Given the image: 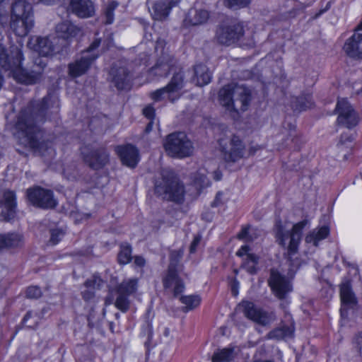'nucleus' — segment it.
<instances>
[{
	"instance_id": "nucleus-35",
	"label": "nucleus",
	"mask_w": 362,
	"mask_h": 362,
	"mask_svg": "<svg viewBox=\"0 0 362 362\" xmlns=\"http://www.w3.org/2000/svg\"><path fill=\"white\" fill-rule=\"evenodd\" d=\"M313 97L310 93H303L292 100V106L295 110L303 111L312 107Z\"/></svg>"
},
{
	"instance_id": "nucleus-36",
	"label": "nucleus",
	"mask_w": 362,
	"mask_h": 362,
	"mask_svg": "<svg viewBox=\"0 0 362 362\" xmlns=\"http://www.w3.org/2000/svg\"><path fill=\"white\" fill-rule=\"evenodd\" d=\"M151 98L154 101H160L168 98L170 101L174 102L180 98V95H175L170 92L167 86L158 89L151 93Z\"/></svg>"
},
{
	"instance_id": "nucleus-9",
	"label": "nucleus",
	"mask_w": 362,
	"mask_h": 362,
	"mask_svg": "<svg viewBox=\"0 0 362 362\" xmlns=\"http://www.w3.org/2000/svg\"><path fill=\"white\" fill-rule=\"evenodd\" d=\"M109 75L110 81L117 89L122 90L130 88L132 74L125 62L118 61L114 63L110 69Z\"/></svg>"
},
{
	"instance_id": "nucleus-47",
	"label": "nucleus",
	"mask_w": 362,
	"mask_h": 362,
	"mask_svg": "<svg viewBox=\"0 0 362 362\" xmlns=\"http://www.w3.org/2000/svg\"><path fill=\"white\" fill-rule=\"evenodd\" d=\"M51 237L49 242L52 245L57 244L64 237V233L62 229H52L50 230Z\"/></svg>"
},
{
	"instance_id": "nucleus-41",
	"label": "nucleus",
	"mask_w": 362,
	"mask_h": 362,
	"mask_svg": "<svg viewBox=\"0 0 362 362\" xmlns=\"http://www.w3.org/2000/svg\"><path fill=\"white\" fill-rule=\"evenodd\" d=\"M259 235L257 229L251 228L250 226L243 228L240 232L238 234V238L240 240L245 241H253Z\"/></svg>"
},
{
	"instance_id": "nucleus-12",
	"label": "nucleus",
	"mask_w": 362,
	"mask_h": 362,
	"mask_svg": "<svg viewBox=\"0 0 362 362\" xmlns=\"http://www.w3.org/2000/svg\"><path fill=\"white\" fill-rule=\"evenodd\" d=\"M338 113L337 122L349 129L353 128L358 122V117L346 99L338 100L336 109Z\"/></svg>"
},
{
	"instance_id": "nucleus-19",
	"label": "nucleus",
	"mask_w": 362,
	"mask_h": 362,
	"mask_svg": "<svg viewBox=\"0 0 362 362\" xmlns=\"http://www.w3.org/2000/svg\"><path fill=\"white\" fill-rule=\"evenodd\" d=\"M116 151L124 165L132 168L136 166L139 160V154L134 146L132 144L119 146L117 147Z\"/></svg>"
},
{
	"instance_id": "nucleus-37",
	"label": "nucleus",
	"mask_w": 362,
	"mask_h": 362,
	"mask_svg": "<svg viewBox=\"0 0 362 362\" xmlns=\"http://www.w3.org/2000/svg\"><path fill=\"white\" fill-rule=\"evenodd\" d=\"M206 169L199 168L193 175V184L197 189H202L209 185V180L206 176Z\"/></svg>"
},
{
	"instance_id": "nucleus-33",
	"label": "nucleus",
	"mask_w": 362,
	"mask_h": 362,
	"mask_svg": "<svg viewBox=\"0 0 362 362\" xmlns=\"http://www.w3.org/2000/svg\"><path fill=\"white\" fill-rule=\"evenodd\" d=\"M294 332V327L291 325H282L274 329L267 334V337L270 339L281 340L287 337H291Z\"/></svg>"
},
{
	"instance_id": "nucleus-64",
	"label": "nucleus",
	"mask_w": 362,
	"mask_h": 362,
	"mask_svg": "<svg viewBox=\"0 0 362 362\" xmlns=\"http://www.w3.org/2000/svg\"><path fill=\"white\" fill-rule=\"evenodd\" d=\"M330 7V4L328 3L326 6V7L324 8V9H321L318 13H317L315 16V18H318L319 16H320L323 13H325V11H327Z\"/></svg>"
},
{
	"instance_id": "nucleus-51",
	"label": "nucleus",
	"mask_w": 362,
	"mask_h": 362,
	"mask_svg": "<svg viewBox=\"0 0 362 362\" xmlns=\"http://www.w3.org/2000/svg\"><path fill=\"white\" fill-rule=\"evenodd\" d=\"M353 140L354 138L351 136L348 135L346 134H342L340 138L339 145L341 146L346 145L347 147H351V144L352 143Z\"/></svg>"
},
{
	"instance_id": "nucleus-2",
	"label": "nucleus",
	"mask_w": 362,
	"mask_h": 362,
	"mask_svg": "<svg viewBox=\"0 0 362 362\" xmlns=\"http://www.w3.org/2000/svg\"><path fill=\"white\" fill-rule=\"evenodd\" d=\"M252 99L250 89L243 84L231 83L223 86L218 92L222 106L234 116L247 110Z\"/></svg>"
},
{
	"instance_id": "nucleus-11",
	"label": "nucleus",
	"mask_w": 362,
	"mask_h": 362,
	"mask_svg": "<svg viewBox=\"0 0 362 362\" xmlns=\"http://www.w3.org/2000/svg\"><path fill=\"white\" fill-rule=\"evenodd\" d=\"M84 161L94 170L103 168L109 161V153L103 148L93 149L89 146L81 148Z\"/></svg>"
},
{
	"instance_id": "nucleus-38",
	"label": "nucleus",
	"mask_w": 362,
	"mask_h": 362,
	"mask_svg": "<svg viewBox=\"0 0 362 362\" xmlns=\"http://www.w3.org/2000/svg\"><path fill=\"white\" fill-rule=\"evenodd\" d=\"M180 300L182 304L185 305L182 308L184 312L196 308L201 303V298L198 295L182 296L180 298Z\"/></svg>"
},
{
	"instance_id": "nucleus-52",
	"label": "nucleus",
	"mask_w": 362,
	"mask_h": 362,
	"mask_svg": "<svg viewBox=\"0 0 362 362\" xmlns=\"http://www.w3.org/2000/svg\"><path fill=\"white\" fill-rule=\"evenodd\" d=\"M101 43V39L100 38H95L93 42L90 45V46L88 47V49L83 52L82 53H88V54H93L92 52L96 49Z\"/></svg>"
},
{
	"instance_id": "nucleus-23",
	"label": "nucleus",
	"mask_w": 362,
	"mask_h": 362,
	"mask_svg": "<svg viewBox=\"0 0 362 362\" xmlns=\"http://www.w3.org/2000/svg\"><path fill=\"white\" fill-rule=\"evenodd\" d=\"M340 297L341 300V313L343 315L344 311L356 304V298L351 290V281L344 280L340 285Z\"/></svg>"
},
{
	"instance_id": "nucleus-43",
	"label": "nucleus",
	"mask_w": 362,
	"mask_h": 362,
	"mask_svg": "<svg viewBox=\"0 0 362 362\" xmlns=\"http://www.w3.org/2000/svg\"><path fill=\"white\" fill-rule=\"evenodd\" d=\"M41 317L37 313L29 311L25 315L23 322L24 326L29 328H35L39 323Z\"/></svg>"
},
{
	"instance_id": "nucleus-16",
	"label": "nucleus",
	"mask_w": 362,
	"mask_h": 362,
	"mask_svg": "<svg viewBox=\"0 0 362 362\" xmlns=\"http://www.w3.org/2000/svg\"><path fill=\"white\" fill-rule=\"evenodd\" d=\"M174 69H177L176 59L168 53H162L155 66L150 69L149 74L156 77H166Z\"/></svg>"
},
{
	"instance_id": "nucleus-6",
	"label": "nucleus",
	"mask_w": 362,
	"mask_h": 362,
	"mask_svg": "<svg viewBox=\"0 0 362 362\" xmlns=\"http://www.w3.org/2000/svg\"><path fill=\"white\" fill-rule=\"evenodd\" d=\"M164 148L170 156L177 158L189 157L194 152L192 141L184 132H174L167 136Z\"/></svg>"
},
{
	"instance_id": "nucleus-32",
	"label": "nucleus",
	"mask_w": 362,
	"mask_h": 362,
	"mask_svg": "<svg viewBox=\"0 0 362 362\" xmlns=\"http://www.w3.org/2000/svg\"><path fill=\"white\" fill-rule=\"evenodd\" d=\"M173 71V76L166 86L175 96L180 95L179 91L184 87V73L181 69H178V71L174 69Z\"/></svg>"
},
{
	"instance_id": "nucleus-44",
	"label": "nucleus",
	"mask_w": 362,
	"mask_h": 362,
	"mask_svg": "<svg viewBox=\"0 0 362 362\" xmlns=\"http://www.w3.org/2000/svg\"><path fill=\"white\" fill-rule=\"evenodd\" d=\"M118 6V3L115 1L109 2L104 11L105 24H112L114 21V11Z\"/></svg>"
},
{
	"instance_id": "nucleus-17",
	"label": "nucleus",
	"mask_w": 362,
	"mask_h": 362,
	"mask_svg": "<svg viewBox=\"0 0 362 362\" xmlns=\"http://www.w3.org/2000/svg\"><path fill=\"white\" fill-rule=\"evenodd\" d=\"M162 282L164 289L173 292L174 297L182 293L185 288L183 280L178 274V270L168 269L163 276Z\"/></svg>"
},
{
	"instance_id": "nucleus-7",
	"label": "nucleus",
	"mask_w": 362,
	"mask_h": 362,
	"mask_svg": "<svg viewBox=\"0 0 362 362\" xmlns=\"http://www.w3.org/2000/svg\"><path fill=\"white\" fill-rule=\"evenodd\" d=\"M220 151L223 158L228 163H236L246 154V145L238 135L232 134L218 139Z\"/></svg>"
},
{
	"instance_id": "nucleus-40",
	"label": "nucleus",
	"mask_w": 362,
	"mask_h": 362,
	"mask_svg": "<svg viewBox=\"0 0 362 362\" xmlns=\"http://www.w3.org/2000/svg\"><path fill=\"white\" fill-rule=\"evenodd\" d=\"M259 263V257L254 254H248L245 259L243 267L251 274H255L257 272V264Z\"/></svg>"
},
{
	"instance_id": "nucleus-58",
	"label": "nucleus",
	"mask_w": 362,
	"mask_h": 362,
	"mask_svg": "<svg viewBox=\"0 0 362 362\" xmlns=\"http://www.w3.org/2000/svg\"><path fill=\"white\" fill-rule=\"evenodd\" d=\"M134 263L135 264V265H136L139 267H144V265L146 264V260L141 256H135L134 259Z\"/></svg>"
},
{
	"instance_id": "nucleus-55",
	"label": "nucleus",
	"mask_w": 362,
	"mask_h": 362,
	"mask_svg": "<svg viewBox=\"0 0 362 362\" xmlns=\"http://www.w3.org/2000/svg\"><path fill=\"white\" fill-rule=\"evenodd\" d=\"M201 239H202V237L199 235L194 236V238L190 245V247H189L190 253H194L196 252L197 247L201 242Z\"/></svg>"
},
{
	"instance_id": "nucleus-8",
	"label": "nucleus",
	"mask_w": 362,
	"mask_h": 362,
	"mask_svg": "<svg viewBox=\"0 0 362 362\" xmlns=\"http://www.w3.org/2000/svg\"><path fill=\"white\" fill-rule=\"evenodd\" d=\"M27 197L32 205L43 209H53L57 204L53 192L39 186L28 189Z\"/></svg>"
},
{
	"instance_id": "nucleus-57",
	"label": "nucleus",
	"mask_w": 362,
	"mask_h": 362,
	"mask_svg": "<svg viewBox=\"0 0 362 362\" xmlns=\"http://www.w3.org/2000/svg\"><path fill=\"white\" fill-rule=\"evenodd\" d=\"M250 247L247 245H243L236 252V255L238 257H243L245 255L247 256Z\"/></svg>"
},
{
	"instance_id": "nucleus-26",
	"label": "nucleus",
	"mask_w": 362,
	"mask_h": 362,
	"mask_svg": "<svg viewBox=\"0 0 362 362\" xmlns=\"http://www.w3.org/2000/svg\"><path fill=\"white\" fill-rule=\"evenodd\" d=\"M193 82L198 86H204L211 82V73L208 67L203 64H197L193 68Z\"/></svg>"
},
{
	"instance_id": "nucleus-29",
	"label": "nucleus",
	"mask_w": 362,
	"mask_h": 362,
	"mask_svg": "<svg viewBox=\"0 0 362 362\" xmlns=\"http://www.w3.org/2000/svg\"><path fill=\"white\" fill-rule=\"evenodd\" d=\"M23 243V238L18 233H0V247L10 248L20 247Z\"/></svg>"
},
{
	"instance_id": "nucleus-54",
	"label": "nucleus",
	"mask_w": 362,
	"mask_h": 362,
	"mask_svg": "<svg viewBox=\"0 0 362 362\" xmlns=\"http://www.w3.org/2000/svg\"><path fill=\"white\" fill-rule=\"evenodd\" d=\"M83 298L86 300H90L95 297V291L90 288H86L81 292Z\"/></svg>"
},
{
	"instance_id": "nucleus-28",
	"label": "nucleus",
	"mask_w": 362,
	"mask_h": 362,
	"mask_svg": "<svg viewBox=\"0 0 362 362\" xmlns=\"http://www.w3.org/2000/svg\"><path fill=\"white\" fill-rule=\"evenodd\" d=\"M237 347L229 346L216 351L211 358L212 362H229L238 355Z\"/></svg>"
},
{
	"instance_id": "nucleus-34",
	"label": "nucleus",
	"mask_w": 362,
	"mask_h": 362,
	"mask_svg": "<svg viewBox=\"0 0 362 362\" xmlns=\"http://www.w3.org/2000/svg\"><path fill=\"white\" fill-rule=\"evenodd\" d=\"M151 13L153 19L156 21H163L166 19L170 12V7L168 6L167 0L156 2L153 7Z\"/></svg>"
},
{
	"instance_id": "nucleus-24",
	"label": "nucleus",
	"mask_w": 362,
	"mask_h": 362,
	"mask_svg": "<svg viewBox=\"0 0 362 362\" xmlns=\"http://www.w3.org/2000/svg\"><path fill=\"white\" fill-rule=\"evenodd\" d=\"M11 17L34 19L32 5L25 0L15 1L12 4Z\"/></svg>"
},
{
	"instance_id": "nucleus-53",
	"label": "nucleus",
	"mask_w": 362,
	"mask_h": 362,
	"mask_svg": "<svg viewBox=\"0 0 362 362\" xmlns=\"http://www.w3.org/2000/svg\"><path fill=\"white\" fill-rule=\"evenodd\" d=\"M354 344L356 350L362 355V332L355 337Z\"/></svg>"
},
{
	"instance_id": "nucleus-27",
	"label": "nucleus",
	"mask_w": 362,
	"mask_h": 362,
	"mask_svg": "<svg viewBox=\"0 0 362 362\" xmlns=\"http://www.w3.org/2000/svg\"><path fill=\"white\" fill-rule=\"evenodd\" d=\"M80 32V28L69 21H63L56 26L57 35L66 40L77 36Z\"/></svg>"
},
{
	"instance_id": "nucleus-63",
	"label": "nucleus",
	"mask_w": 362,
	"mask_h": 362,
	"mask_svg": "<svg viewBox=\"0 0 362 362\" xmlns=\"http://www.w3.org/2000/svg\"><path fill=\"white\" fill-rule=\"evenodd\" d=\"M148 337L150 339L153 334V327L151 323L146 322Z\"/></svg>"
},
{
	"instance_id": "nucleus-1",
	"label": "nucleus",
	"mask_w": 362,
	"mask_h": 362,
	"mask_svg": "<svg viewBox=\"0 0 362 362\" xmlns=\"http://www.w3.org/2000/svg\"><path fill=\"white\" fill-rule=\"evenodd\" d=\"M49 100V97H44L29 103L19 114L16 122V128L23 135L21 143L40 153L49 147L40 128L47 119Z\"/></svg>"
},
{
	"instance_id": "nucleus-42",
	"label": "nucleus",
	"mask_w": 362,
	"mask_h": 362,
	"mask_svg": "<svg viewBox=\"0 0 362 362\" xmlns=\"http://www.w3.org/2000/svg\"><path fill=\"white\" fill-rule=\"evenodd\" d=\"M184 255V249L180 248L177 250H172L170 252V263L168 269H171L172 270H178L177 265L179 262L182 258Z\"/></svg>"
},
{
	"instance_id": "nucleus-21",
	"label": "nucleus",
	"mask_w": 362,
	"mask_h": 362,
	"mask_svg": "<svg viewBox=\"0 0 362 362\" xmlns=\"http://www.w3.org/2000/svg\"><path fill=\"white\" fill-rule=\"evenodd\" d=\"M69 9L80 18H89L95 13V6L91 0H70Z\"/></svg>"
},
{
	"instance_id": "nucleus-31",
	"label": "nucleus",
	"mask_w": 362,
	"mask_h": 362,
	"mask_svg": "<svg viewBox=\"0 0 362 362\" xmlns=\"http://www.w3.org/2000/svg\"><path fill=\"white\" fill-rule=\"evenodd\" d=\"M329 233V229L327 226H322L319 228H315L310 231L305 238V243H312L314 246L317 247L318 243L325 239Z\"/></svg>"
},
{
	"instance_id": "nucleus-60",
	"label": "nucleus",
	"mask_w": 362,
	"mask_h": 362,
	"mask_svg": "<svg viewBox=\"0 0 362 362\" xmlns=\"http://www.w3.org/2000/svg\"><path fill=\"white\" fill-rule=\"evenodd\" d=\"M164 45H165L164 40H157L156 45V47H155L156 50L158 51V49H160V51L162 52L163 49V47H164Z\"/></svg>"
},
{
	"instance_id": "nucleus-4",
	"label": "nucleus",
	"mask_w": 362,
	"mask_h": 362,
	"mask_svg": "<svg viewBox=\"0 0 362 362\" xmlns=\"http://www.w3.org/2000/svg\"><path fill=\"white\" fill-rule=\"evenodd\" d=\"M307 224L308 221L303 220L294 224L291 230H287L281 220L276 221L274 226L276 243L287 250L290 257L298 252L303 230Z\"/></svg>"
},
{
	"instance_id": "nucleus-10",
	"label": "nucleus",
	"mask_w": 362,
	"mask_h": 362,
	"mask_svg": "<svg viewBox=\"0 0 362 362\" xmlns=\"http://www.w3.org/2000/svg\"><path fill=\"white\" fill-rule=\"evenodd\" d=\"M268 284L274 295L280 300L285 299L293 291L291 281L274 269L270 271Z\"/></svg>"
},
{
	"instance_id": "nucleus-56",
	"label": "nucleus",
	"mask_w": 362,
	"mask_h": 362,
	"mask_svg": "<svg viewBox=\"0 0 362 362\" xmlns=\"http://www.w3.org/2000/svg\"><path fill=\"white\" fill-rule=\"evenodd\" d=\"M143 113L146 117H147L150 120H152L155 115V110L151 106H147L143 110Z\"/></svg>"
},
{
	"instance_id": "nucleus-14",
	"label": "nucleus",
	"mask_w": 362,
	"mask_h": 362,
	"mask_svg": "<svg viewBox=\"0 0 362 362\" xmlns=\"http://www.w3.org/2000/svg\"><path fill=\"white\" fill-rule=\"evenodd\" d=\"M243 34V25L238 23L218 28L216 37L219 43L230 45L239 40Z\"/></svg>"
},
{
	"instance_id": "nucleus-3",
	"label": "nucleus",
	"mask_w": 362,
	"mask_h": 362,
	"mask_svg": "<svg viewBox=\"0 0 362 362\" xmlns=\"http://www.w3.org/2000/svg\"><path fill=\"white\" fill-rule=\"evenodd\" d=\"M154 189L156 194L163 199L175 202L183 200L184 187L175 173L169 169L161 170L160 177L156 180Z\"/></svg>"
},
{
	"instance_id": "nucleus-50",
	"label": "nucleus",
	"mask_w": 362,
	"mask_h": 362,
	"mask_svg": "<svg viewBox=\"0 0 362 362\" xmlns=\"http://www.w3.org/2000/svg\"><path fill=\"white\" fill-rule=\"evenodd\" d=\"M42 296V291L38 286H30L26 290V297L28 298H38Z\"/></svg>"
},
{
	"instance_id": "nucleus-25",
	"label": "nucleus",
	"mask_w": 362,
	"mask_h": 362,
	"mask_svg": "<svg viewBox=\"0 0 362 362\" xmlns=\"http://www.w3.org/2000/svg\"><path fill=\"white\" fill-rule=\"evenodd\" d=\"M10 26L13 32L19 37L26 36L34 26V19L12 18Z\"/></svg>"
},
{
	"instance_id": "nucleus-20",
	"label": "nucleus",
	"mask_w": 362,
	"mask_h": 362,
	"mask_svg": "<svg viewBox=\"0 0 362 362\" xmlns=\"http://www.w3.org/2000/svg\"><path fill=\"white\" fill-rule=\"evenodd\" d=\"M4 206L5 211H2L1 216L5 221H10L13 218L16 214V196L13 191L5 190L0 192V206Z\"/></svg>"
},
{
	"instance_id": "nucleus-45",
	"label": "nucleus",
	"mask_w": 362,
	"mask_h": 362,
	"mask_svg": "<svg viewBox=\"0 0 362 362\" xmlns=\"http://www.w3.org/2000/svg\"><path fill=\"white\" fill-rule=\"evenodd\" d=\"M103 284L101 278L97 276H93L90 279H87L84 282V286L86 288H90L93 291L98 290Z\"/></svg>"
},
{
	"instance_id": "nucleus-46",
	"label": "nucleus",
	"mask_w": 362,
	"mask_h": 362,
	"mask_svg": "<svg viewBox=\"0 0 362 362\" xmlns=\"http://www.w3.org/2000/svg\"><path fill=\"white\" fill-rule=\"evenodd\" d=\"M47 66V62L43 59L40 55L35 57L33 60V65L31 69L35 71L40 72V76H43L44 69Z\"/></svg>"
},
{
	"instance_id": "nucleus-59",
	"label": "nucleus",
	"mask_w": 362,
	"mask_h": 362,
	"mask_svg": "<svg viewBox=\"0 0 362 362\" xmlns=\"http://www.w3.org/2000/svg\"><path fill=\"white\" fill-rule=\"evenodd\" d=\"M222 196L221 192H218L214 201L211 203L212 206H218L220 204L221 202V197Z\"/></svg>"
},
{
	"instance_id": "nucleus-18",
	"label": "nucleus",
	"mask_w": 362,
	"mask_h": 362,
	"mask_svg": "<svg viewBox=\"0 0 362 362\" xmlns=\"http://www.w3.org/2000/svg\"><path fill=\"white\" fill-rule=\"evenodd\" d=\"M346 54L353 58L362 59V28L359 25L357 32L349 38L344 45Z\"/></svg>"
},
{
	"instance_id": "nucleus-13",
	"label": "nucleus",
	"mask_w": 362,
	"mask_h": 362,
	"mask_svg": "<svg viewBox=\"0 0 362 362\" xmlns=\"http://www.w3.org/2000/svg\"><path fill=\"white\" fill-rule=\"evenodd\" d=\"M239 308L243 309L245 317L263 326L270 324L275 320L274 313H268L257 309L254 303L250 301H243L239 305Z\"/></svg>"
},
{
	"instance_id": "nucleus-62",
	"label": "nucleus",
	"mask_w": 362,
	"mask_h": 362,
	"mask_svg": "<svg viewBox=\"0 0 362 362\" xmlns=\"http://www.w3.org/2000/svg\"><path fill=\"white\" fill-rule=\"evenodd\" d=\"M59 1H60V0H37V2H41L47 5L54 4Z\"/></svg>"
},
{
	"instance_id": "nucleus-49",
	"label": "nucleus",
	"mask_w": 362,
	"mask_h": 362,
	"mask_svg": "<svg viewBox=\"0 0 362 362\" xmlns=\"http://www.w3.org/2000/svg\"><path fill=\"white\" fill-rule=\"evenodd\" d=\"M300 140L299 136L297 135L295 130L290 132L288 137L286 140V146L290 147H298V141Z\"/></svg>"
},
{
	"instance_id": "nucleus-15",
	"label": "nucleus",
	"mask_w": 362,
	"mask_h": 362,
	"mask_svg": "<svg viewBox=\"0 0 362 362\" xmlns=\"http://www.w3.org/2000/svg\"><path fill=\"white\" fill-rule=\"evenodd\" d=\"M98 54L82 53L68 65V74L71 78H77L86 74L93 62L97 59Z\"/></svg>"
},
{
	"instance_id": "nucleus-5",
	"label": "nucleus",
	"mask_w": 362,
	"mask_h": 362,
	"mask_svg": "<svg viewBox=\"0 0 362 362\" xmlns=\"http://www.w3.org/2000/svg\"><path fill=\"white\" fill-rule=\"evenodd\" d=\"M138 279L124 280L115 288L111 289L105 298V305L114 303L115 307L123 313L127 312L130 305L128 296L137 291Z\"/></svg>"
},
{
	"instance_id": "nucleus-48",
	"label": "nucleus",
	"mask_w": 362,
	"mask_h": 362,
	"mask_svg": "<svg viewBox=\"0 0 362 362\" xmlns=\"http://www.w3.org/2000/svg\"><path fill=\"white\" fill-rule=\"evenodd\" d=\"M251 0H225L226 6L229 8H243L249 5Z\"/></svg>"
},
{
	"instance_id": "nucleus-30",
	"label": "nucleus",
	"mask_w": 362,
	"mask_h": 362,
	"mask_svg": "<svg viewBox=\"0 0 362 362\" xmlns=\"http://www.w3.org/2000/svg\"><path fill=\"white\" fill-rule=\"evenodd\" d=\"M209 17V12L206 10L191 8L185 21L192 25H197L206 23Z\"/></svg>"
},
{
	"instance_id": "nucleus-39",
	"label": "nucleus",
	"mask_w": 362,
	"mask_h": 362,
	"mask_svg": "<svg viewBox=\"0 0 362 362\" xmlns=\"http://www.w3.org/2000/svg\"><path fill=\"white\" fill-rule=\"evenodd\" d=\"M132 248L130 245L124 243L120 245V250L117 255L118 262L120 264H127L132 259Z\"/></svg>"
},
{
	"instance_id": "nucleus-61",
	"label": "nucleus",
	"mask_w": 362,
	"mask_h": 362,
	"mask_svg": "<svg viewBox=\"0 0 362 362\" xmlns=\"http://www.w3.org/2000/svg\"><path fill=\"white\" fill-rule=\"evenodd\" d=\"M180 1V0H169V1H167L168 2V6L170 7V10H171V8L174 6H176L179 2Z\"/></svg>"
},
{
	"instance_id": "nucleus-22",
	"label": "nucleus",
	"mask_w": 362,
	"mask_h": 362,
	"mask_svg": "<svg viewBox=\"0 0 362 362\" xmlns=\"http://www.w3.org/2000/svg\"><path fill=\"white\" fill-rule=\"evenodd\" d=\"M29 46L42 57H48L53 54L54 47L48 37H33L29 42Z\"/></svg>"
}]
</instances>
